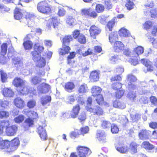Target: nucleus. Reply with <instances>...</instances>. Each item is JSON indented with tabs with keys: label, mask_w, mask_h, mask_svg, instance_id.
<instances>
[{
	"label": "nucleus",
	"mask_w": 157,
	"mask_h": 157,
	"mask_svg": "<svg viewBox=\"0 0 157 157\" xmlns=\"http://www.w3.org/2000/svg\"><path fill=\"white\" fill-rule=\"evenodd\" d=\"M115 18H113L107 24V27L110 31L112 30V28L114 25L115 23Z\"/></svg>",
	"instance_id": "50"
},
{
	"label": "nucleus",
	"mask_w": 157,
	"mask_h": 157,
	"mask_svg": "<svg viewBox=\"0 0 157 157\" xmlns=\"http://www.w3.org/2000/svg\"><path fill=\"white\" fill-rule=\"evenodd\" d=\"M124 44L121 42L117 41L114 43V49L116 52H119L124 48Z\"/></svg>",
	"instance_id": "25"
},
{
	"label": "nucleus",
	"mask_w": 157,
	"mask_h": 157,
	"mask_svg": "<svg viewBox=\"0 0 157 157\" xmlns=\"http://www.w3.org/2000/svg\"><path fill=\"white\" fill-rule=\"evenodd\" d=\"M25 38L24 40V41L23 43V45L25 50H30L33 47V43L29 40H28Z\"/></svg>",
	"instance_id": "26"
},
{
	"label": "nucleus",
	"mask_w": 157,
	"mask_h": 157,
	"mask_svg": "<svg viewBox=\"0 0 157 157\" xmlns=\"http://www.w3.org/2000/svg\"><path fill=\"white\" fill-rule=\"evenodd\" d=\"M77 149L79 157H86L91 153V151L86 147H80Z\"/></svg>",
	"instance_id": "5"
},
{
	"label": "nucleus",
	"mask_w": 157,
	"mask_h": 157,
	"mask_svg": "<svg viewBox=\"0 0 157 157\" xmlns=\"http://www.w3.org/2000/svg\"><path fill=\"white\" fill-rule=\"evenodd\" d=\"M23 113L29 117L25 120L24 122V124H27L26 128H27L33 124V119L38 117V114L36 112L33 111H29L28 109L24 110Z\"/></svg>",
	"instance_id": "1"
},
{
	"label": "nucleus",
	"mask_w": 157,
	"mask_h": 157,
	"mask_svg": "<svg viewBox=\"0 0 157 157\" xmlns=\"http://www.w3.org/2000/svg\"><path fill=\"white\" fill-rule=\"evenodd\" d=\"M72 40V37L71 35L65 36L63 39V44H68Z\"/></svg>",
	"instance_id": "49"
},
{
	"label": "nucleus",
	"mask_w": 157,
	"mask_h": 157,
	"mask_svg": "<svg viewBox=\"0 0 157 157\" xmlns=\"http://www.w3.org/2000/svg\"><path fill=\"white\" fill-rule=\"evenodd\" d=\"M134 52L138 56L142 54L144 51V48L142 46H139L134 49Z\"/></svg>",
	"instance_id": "43"
},
{
	"label": "nucleus",
	"mask_w": 157,
	"mask_h": 157,
	"mask_svg": "<svg viewBox=\"0 0 157 157\" xmlns=\"http://www.w3.org/2000/svg\"><path fill=\"white\" fill-rule=\"evenodd\" d=\"M7 44L4 43L1 46V55H0V63L4 64L6 63V58L4 55L6 54L7 50Z\"/></svg>",
	"instance_id": "3"
},
{
	"label": "nucleus",
	"mask_w": 157,
	"mask_h": 157,
	"mask_svg": "<svg viewBox=\"0 0 157 157\" xmlns=\"http://www.w3.org/2000/svg\"><path fill=\"white\" fill-rule=\"evenodd\" d=\"M12 63L15 67L18 68H20L23 66V63L21 59L18 57H14L13 58Z\"/></svg>",
	"instance_id": "21"
},
{
	"label": "nucleus",
	"mask_w": 157,
	"mask_h": 157,
	"mask_svg": "<svg viewBox=\"0 0 157 157\" xmlns=\"http://www.w3.org/2000/svg\"><path fill=\"white\" fill-rule=\"evenodd\" d=\"M88 90V88L86 84L83 83L79 86L78 91L80 93H86Z\"/></svg>",
	"instance_id": "38"
},
{
	"label": "nucleus",
	"mask_w": 157,
	"mask_h": 157,
	"mask_svg": "<svg viewBox=\"0 0 157 157\" xmlns=\"http://www.w3.org/2000/svg\"><path fill=\"white\" fill-rule=\"evenodd\" d=\"M104 7L102 4H98L96 6V10L98 13L102 12L104 10Z\"/></svg>",
	"instance_id": "55"
},
{
	"label": "nucleus",
	"mask_w": 157,
	"mask_h": 157,
	"mask_svg": "<svg viewBox=\"0 0 157 157\" xmlns=\"http://www.w3.org/2000/svg\"><path fill=\"white\" fill-rule=\"evenodd\" d=\"M86 119V113L83 112H81L78 117V119L81 121H85Z\"/></svg>",
	"instance_id": "62"
},
{
	"label": "nucleus",
	"mask_w": 157,
	"mask_h": 157,
	"mask_svg": "<svg viewBox=\"0 0 157 157\" xmlns=\"http://www.w3.org/2000/svg\"><path fill=\"white\" fill-rule=\"evenodd\" d=\"M31 54L33 56V59L35 62L38 61L41 58L40 54L36 51L32 52Z\"/></svg>",
	"instance_id": "36"
},
{
	"label": "nucleus",
	"mask_w": 157,
	"mask_h": 157,
	"mask_svg": "<svg viewBox=\"0 0 157 157\" xmlns=\"http://www.w3.org/2000/svg\"><path fill=\"white\" fill-rule=\"evenodd\" d=\"M34 51H38L40 52H42L44 49L43 46H40L38 43L35 44L33 47Z\"/></svg>",
	"instance_id": "48"
},
{
	"label": "nucleus",
	"mask_w": 157,
	"mask_h": 157,
	"mask_svg": "<svg viewBox=\"0 0 157 157\" xmlns=\"http://www.w3.org/2000/svg\"><path fill=\"white\" fill-rule=\"evenodd\" d=\"M75 98L74 95L69 96L66 98L65 101L67 103L72 104L75 100Z\"/></svg>",
	"instance_id": "47"
},
{
	"label": "nucleus",
	"mask_w": 157,
	"mask_h": 157,
	"mask_svg": "<svg viewBox=\"0 0 157 157\" xmlns=\"http://www.w3.org/2000/svg\"><path fill=\"white\" fill-rule=\"evenodd\" d=\"M10 113L8 112L5 111H0V118L3 119L9 117Z\"/></svg>",
	"instance_id": "51"
},
{
	"label": "nucleus",
	"mask_w": 157,
	"mask_h": 157,
	"mask_svg": "<svg viewBox=\"0 0 157 157\" xmlns=\"http://www.w3.org/2000/svg\"><path fill=\"white\" fill-rule=\"evenodd\" d=\"M113 106L115 108L121 109H124L125 107V105L123 103L117 101H116L114 102Z\"/></svg>",
	"instance_id": "39"
},
{
	"label": "nucleus",
	"mask_w": 157,
	"mask_h": 157,
	"mask_svg": "<svg viewBox=\"0 0 157 157\" xmlns=\"http://www.w3.org/2000/svg\"><path fill=\"white\" fill-rule=\"evenodd\" d=\"M0 73L2 82H6L7 78L6 74L2 71H0Z\"/></svg>",
	"instance_id": "56"
},
{
	"label": "nucleus",
	"mask_w": 157,
	"mask_h": 157,
	"mask_svg": "<svg viewBox=\"0 0 157 157\" xmlns=\"http://www.w3.org/2000/svg\"><path fill=\"white\" fill-rule=\"evenodd\" d=\"M120 35L121 36L127 37L130 36V33L128 30L124 28H121L119 31Z\"/></svg>",
	"instance_id": "31"
},
{
	"label": "nucleus",
	"mask_w": 157,
	"mask_h": 157,
	"mask_svg": "<svg viewBox=\"0 0 157 157\" xmlns=\"http://www.w3.org/2000/svg\"><path fill=\"white\" fill-rule=\"evenodd\" d=\"M26 83V82L25 81H23L22 79L19 78H16L13 81V83L14 85L15 86L19 87L21 86H23Z\"/></svg>",
	"instance_id": "23"
},
{
	"label": "nucleus",
	"mask_w": 157,
	"mask_h": 157,
	"mask_svg": "<svg viewBox=\"0 0 157 157\" xmlns=\"http://www.w3.org/2000/svg\"><path fill=\"white\" fill-rule=\"evenodd\" d=\"M116 148L117 150L121 153H125L127 151V147L125 146L117 147L116 146Z\"/></svg>",
	"instance_id": "52"
},
{
	"label": "nucleus",
	"mask_w": 157,
	"mask_h": 157,
	"mask_svg": "<svg viewBox=\"0 0 157 157\" xmlns=\"http://www.w3.org/2000/svg\"><path fill=\"white\" fill-rule=\"evenodd\" d=\"M36 105V102L34 100H31L27 103V106L29 108H32L34 107Z\"/></svg>",
	"instance_id": "57"
},
{
	"label": "nucleus",
	"mask_w": 157,
	"mask_h": 157,
	"mask_svg": "<svg viewBox=\"0 0 157 157\" xmlns=\"http://www.w3.org/2000/svg\"><path fill=\"white\" fill-rule=\"evenodd\" d=\"M77 40L79 43L82 44H84L86 42V39L85 36L82 34H81L79 35L77 38Z\"/></svg>",
	"instance_id": "45"
},
{
	"label": "nucleus",
	"mask_w": 157,
	"mask_h": 157,
	"mask_svg": "<svg viewBox=\"0 0 157 157\" xmlns=\"http://www.w3.org/2000/svg\"><path fill=\"white\" fill-rule=\"evenodd\" d=\"M2 92L4 96L6 97H11L14 94L13 92L10 88H4Z\"/></svg>",
	"instance_id": "22"
},
{
	"label": "nucleus",
	"mask_w": 157,
	"mask_h": 157,
	"mask_svg": "<svg viewBox=\"0 0 157 157\" xmlns=\"http://www.w3.org/2000/svg\"><path fill=\"white\" fill-rule=\"evenodd\" d=\"M111 125V124L109 121L105 120L103 121L101 125L102 127L105 129L109 128Z\"/></svg>",
	"instance_id": "58"
},
{
	"label": "nucleus",
	"mask_w": 157,
	"mask_h": 157,
	"mask_svg": "<svg viewBox=\"0 0 157 157\" xmlns=\"http://www.w3.org/2000/svg\"><path fill=\"white\" fill-rule=\"evenodd\" d=\"M36 65L40 67H42L45 65L46 61L45 59L43 57H41L36 62Z\"/></svg>",
	"instance_id": "40"
},
{
	"label": "nucleus",
	"mask_w": 157,
	"mask_h": 157,
	"mask_svg": "<svg viewBox=\"0 0 157 157\" xmlns=\"http://www.w3.org/2000/svg\"><path fill=\"white\" fill-rule=\"evenodd\" d=\"M111 131L113 133H117L119 131V128L117 126L114 124L111 125Z\"/></svg>",
	"instance_id": "53"
},
{
	"label": "nucleus",
	"mask_w": 157,
	"mask_h": 157,
	"mask_svg": "<svg viewBox=\"0 0 157 157\" xmlns=\"http://www.w3.org/2000/svg\"><path fill=\"white\" fill-rule=\"evenodd\" d=\"M138 145L135 142H132L130 144L129 149L130 152L132 154H134L137 152V147Z\"/></svg>",
	"instance_id": "33"
},
{
	"label": "nucleus",
	"mask_w": 157,
	"mask_h": 157,
	"mask_svg": "<svg viewBox=\"0 0 157 157\" xmlns=\"http://www.w3.org/2000/svg\"><path fill=\"white\" fill-rule=\"evenodd\" d=\"M101 89L99 87L97 86H94L91 89V93L92 95L94 96H96L100 95V94Z\"/></svg>",
	"instance_id": "27"
},
{
	"label": "nucleus",
	"mask_w": 157,
	"mask_h": 157,
	"mask_svg": "<svg viewBox=\"0 0 157 157\" xmlns=\"http://www.w3.org/2000/svg\"><path fill=\"white\" fill-rule=\"evenodd\" d=\"M51 100V98L49 96H43L41 98V103L42 105L45 106L46 105H48Z\"/></svg>",
	"instance_id": "24"
},
{
	"label": "nucleus",
	"mask_w": 157,
	"mask_h": 157,
	"mask_svg": "<svg viewBox=\"0 0 157 157\" xmlns=\"http://www.w3.org/2000/svg\"><path fill=\"white\" fill-rule=\"evenodd\" d=\"M141 146L145 149L148 150H151L154 148L153 145L147 141L144 142L141 144Z\"/></svg>",
	"instance_id": "34"
},
{
	"label": "nucleus",
	"mask_w": 157,
	"mask_h": 157,
	"mask_svg": "<svg viewBox=\"0 0 157 157\" xmlns=\"http://www.w3.org/2000/svg\"><path fill=\"white\" fill-rule=\"evenodd\" d=\"M9 105V101H6L0 100V110L7 108Z\"/></svg>",
	"instance_id": "44"
},
{
	"label": "nucleus",
	"mask_w": 157,
	"mask_h": 157,
	"mask_svg": "<svg viewBox=\"0 0 157 157\" xmlns=\"http://www.w3.org/2000/svg\"><path fill=\"white\" fill-rule=\"evenodd\" d=\"M103 98L101 95H99L97 96L96 101L97 103L99 105L102 104L103 102Z\"/></svg>",
	"instance_id": "64"
},
{
	"label": "nucleus",
	"mask_w": 157,
	"mask_h": 157,
	"mask_svg": "<svg viewBox=\"0 0 157 157\" xmlns=\"http://www.w3.org/2000/svg\"><path fill=\"white\" fill-rule=\"evenodd\" d=\"M6 128V133L7 136H14L16 133L17 129V126L15 125L7 126Z\"/></svg>",
	"instance_id": "10"
},
{
	"label": "nucleus",
	"mask_w": 157,
	"mask_h": 157,
	"mask_svg": "<svg viewBox=\"0 0 157 157\" xmlns=\"http://www.w3.org/2000/svg\"><path fill=\"white\" fill-rule=\"evenodd\" d=\"M14 104L17 107L21 109L23 108L25 105L24 100L19 97H17L14 99Z\"/></svg>",
	"instance_id": "18"
},
{
	"label": "nucleus",
	"mask_w": 157,
	"mask_h": 157,
	"mask_svg": "<svg viewBox=\"0 0 157 157\" xmlns=\"http://www.w3.org/2000/svg\"><path fill=\"white\" fill-rule=\"evenodd\" d=\"M10 125L9 121L7 120H3L0 122V134L3 133L4 128Z\"/></svg>",
	"instance_id": "28"
},
{
	"label": "nucleus",
	"mask_w": 157,
	"mask_h": 157,
	"mask_svg": "<svg viewBox=\"0 0 157 157\" xmlns=\"http://www.w3.org/2000/svg\"><path fill=\"white\" fill-rule=\"evenodd\" d=\"M80 108L79 104H78L73 107L70 113V116L71 118H75L78 115Z\"/></svg>",
	"instance_id": "13"
},
{
	"label": "nucleus",
	"mask_w": 157,
	"mask_h": 157,
	"mask_svg": "<svg viewBox=\"0 0 157 157\" xmlns=\"http://www.w3.org/2000/svg\"><path fill=\"white\" fill-rule=\"evenodd\" d=\"M26 84L25 83L23 86H21L18 88V91L23 94H27L29 92L31 93L34 95L36 94V92L35 90L32 88H30V89L28 90L27 87L25 86Z\"/></svg>",
	"instance_id": "4"
},
{
	"label": "nucleus",
	"mask_w": 157,
	"mask_h": 157,
	"mask_svg": "<svg viewBox=\"0 0 157 157\" xmlns=\"http://www.w3.org/2000/svg\"><path fill=\"white\" fill-rule=\"evenodd\" d=\"M74 20L75 19L72 16H69L66 20V22L69 25H71L74 22Z\"/></svg>",
	"instance_id": "60"
},
{
	"label": "nucleus",
	"mask_w": 157,
	"mask_h": 157,
	"mask_svg": "<svg viewBox=\"0 0 157 157\" xmlns=\"http://www.w3.org/2000/svg\"><path fill=\"white\" fill-rule=\"evenodd\" d=\"M89 31L91 36L94 38L95 36L99 34L101 30L98 27L93 25L90 27Z\"/></svg>",
	"instance_id": "15"
},
{
	"label": "nucleus",
	"mask_w": 157,
	"mask_h": 157,
	"mask_svg": "<svg viewBox=\"0 0 157 157\" xmlns=\"http://www.w3.org/2000/svg\"><path fill=\"white\" fill-rule=\"evenodd\" d=\"M50 88L49 85L43 83L38 86V90L40 93H45L48 92Z\"/></svg>",
	"instance_id": "16"
},
{
	"label": "nucleus",
	"mask_w": 157,
	"mask_h": 157,
	"mask_svg": "<svg viewBox=\"0 0 157 157\" xmlns=\"http://www.w3.org/2000/svg\"><path fill=\"white\" fill-rule=\"evenodd\" d=\"M134 6V5L133 3L129 0L127 2L125 5V6L127 7V9L129 10H131L133 9Z\"/></svg>",
	"instance_id": "61"
},
{
	"label": "nucleus",
	"mask_w": 157,
	"mask_h": 157,
	"mask_svg": "<svg viewBox=\"0 0 157 157\" xmlns=\"http://www.w3.org/2000/svg\"><path fill=\"white\" fill-rule=\"evenodd\" d=\"M37 9L39 12L43 13H48L51 10L49 5L46 1L39 2L37 4Z\"/></svg>",
	"instance_id": "2"
},
{
	"label": "nucleus",
	"mask_w": 157,
	"mask_h": 157,
	"mask_svg": "<svg viewBox=\"0 0 157 157\" xmlns=\"http://www.w3.org/2000/svg\"><path fill=\"white\" fill-rule=\"evenodd\" d=\"M24 117L22 115H20L15 117L14 120L15 122L17 123H20L22 122L24 120Z\"/></svg>",
	"instance_id": "54"
},
{
	"label": "nucleus",
	"mask_w": 157,
	"mask_h": 157,
	"mask_svg": "<svg viewBox=\"0 0 157 157\" xmlns=\"http://www.w3.org/2000/svg\"><path fill=\"white\" fill-rule=\"evenodd\" d=\"M10 141L8 140H3L0 138V148L7 150L8 151V148H9Z\"/></svg>",
	"instance_id": "19"
},
{
	"label": "nucleus",
	"mask_w": 157,
	"mask_h": 157,
	"mask_svg": "<svg viewBox=\"0 0 157 157\" xmlns=\"http://www.w3.org/2000/svg\"><path fill=\"white\" fill-rule=\"evenodd\" d=\"M37 130L41 139L43 140H46L47 135L45 128L43 126H40L38 128Z\"/></svg>",
	"instance_id": "12"
},
{
	"label": "nucleus",
	"mask_w": 157,
	"mask_h": 157,
	"mask_svg": "<svg viewBox=\"0 0 157 157\" xmlns=\"http://www.w3.org/2000/svg\"><path fill=\"white\" fill-rule=\"evenodd\" d=\"M49 21H52V23L50 24L49 26H51L53 24L54 28L58 25L60 24L59 19H58L56 17H54L52 18L51 19H49Z\"/></svg>",
	"instance_id": "41"
},
{
	"label": "nucleus",
	"mask_w": 157,
	"mask_h": 157,
	"mask_svg": "<svg viewBox=\"0 0 157 157\" xmlns=\"http://www.w3.org/2000/svg\"><path fill=\"white\" fill-rule=\"evenodd\" d=\"M127 80L129 81L128 83V88L131 89H136L137 87L132 82H136L137 80L136 78L132 74L128 75L127 76Z\"/></svg>",
	"instance_id": "8"
},
{
	"label": "nucleus",
	"mask_w": 157,
	"mask_h": 157,
	"mask_svg": "<svg viewBox=\"0 0 157 157\" xmlns=\"http://www.w3.org/2000/svg\"><path fill=\"white\" fill-rule=\"evenodd\" d=\"M149 131L146 130H142L139 133V136L140 139L142 140H145L148 138V135Z\"/></svg>",
	"instance_id": "20"
},
{
	"label": "nucleus",
	"mask_w": 157,
	"mask_h": 157,
	"mask_svg": "<svg viewBox=\"0 0 157 157\" xmlns=\"http://www.w3.org/2000/svg\"><path fill=\"white\" fill-rule=\"evenodd\" d=\"M70 49V48L65 44H63L62 48L59 50V54L62 55H64L68 53Z\"/></svg>",
	"instance_id": "32"
},
{
	"label": "nucleus",
	"mask_w": 157,
	"mask_h": 157,
	"mask_svg": "<svg viewBox=\"0 0 157 157\" xmlns=\"http://www.w3.org/2000/svg\"><path fill=\"white\" fill-rule=\"evenodd\" d=\"M82 14L86 16H90L95 18L97 16V13L93 11L90 8L84 9L82 10Z\"/></svg>",
	"instance_id": "11"
},
{
	"label": "nucleus",
	"mask_w": 157,
	"mask_h": 157,
	"mask_svg": "<svg viewBox=\"0 0 157 157\" xmlns=\"http://www.w3.org/2000/svg\"><path fill=\"white\" fill-rule=\"evenodd\" d=\"M122 85L119 82H114L112 85V87L115 90H117L121 88Z\"/></svg>",
	"instance_id": "59"
},
{
	"label": "nucleus",
	"mask_w": 157,
	"mask_h": 157,
	"mask_svg": "<svg viewBox=\"0 0 157 157\" xmlns=\"http://www.w3.org/2000/svg\"><path fill=\"white\" fill-rule=\"evenodd\" d=\"M96 135L97 139L101 142L104 143L107 141L106 135L104 131L98 130Z\"/></svg>",
	"instance_id": "9"
},
{
	"label": "nucleus",
	"mask_w": 157,
	"mask_h": 157,
	"mask_svg": "<svg viewBox=\"0 0 157 157\" xmlns=\"http://www.w3.org/2000/svg\"><path fill=\"white\" fill-rule=\"evenodd\" d=\"M118 35L117 32L111 33L109 35V40L111 43L115 42L118 40Z\"/></svg>",
	"instance_id": "29"
},
{
	"label": "nucleus",
	"mask_w": 157,
	"mask_h": 157,
	"mask_svg": "<svg viewBox=\"0 0 157 157\" xmlns=\"http://www.w3.org/2000/svg\"><path fill=\"white\" fill-rule=\"evenodd\" d=\"M141 62L147 68V71H153L154 69L152 65V62L149 60L145 59H142L141 60Z\"/></svg>",
	"instance_id": "14"
},
{
	"label": "nucleus",
	"mask_w": 157,
	"mask_h": 157,
	"mask_svg": "<svg viewBox=\"0 0 157 157\" xmlns=\"http://www.w3.org/2000/svg\"><path fill=\"white\" fill-rule=\"evenodd\" d=\"M23 11L17 8H16L14 11V17L17 20L21 19L24 14Z\"/></svg>",
	"instance_id": "17"
},
{
	"label": "nucleus",
	"mask_w": 157,
	"mask_h": 157,
	"mask_svg": "<svg viewBox=\"0 0 157 157\" xmlns=\"http://www.w3.org/2000/svg\"><path fill=\"white\" fill-rule=\"evenodd\" d=\"M40 81L39 78L36 76L33 77L31 79L32 83L35 85L38 83Z\"/></svg>",
	"instance_id": "63"
},
{
	"label": "nucleus",
	"mask_w": 157,
	"mask_h": 157,
	"mask_svg": "<svg viewBox=\"0 0 157 157\" xmlns=\"http://www.w3.org/2000/svg\"><path fill=\"white\" fill-rule=\"evenodd\" d=\"M130 90L128 96L132 100H133L136 97V94L134 91L132 92L133 90H136V89H131L128 88Z\"/></svg>",
	"instance_id": "46"
},
{
	"label": "nucleus",
	"mask_w": 157,
	"mask_h": 157,
	"mask_svg": "<svg viewBox=\"0 0 157 157\" xmlns=\"http://www.w3.org/2000/svg\"><path fill=\"white\" fill-rule=\"evenodd\" d=\"M23 13L24 15L25 16V20L27 19H29L30 20H33L36 17V16L33 13L25 11Z\"/></svg>",
	"instance_id": "37"
},
{
	"label": "nucleus",
	"mask_w": 157,
	"mask_h": 157,
	"mask_svg": "<svg viewBox=\"0 0 157 157\" xmlns=\"http://www.w3.org/2000/svg\"><path fill=\"white\" fill-rule=\"evenodd\" d=\"M78 52L80 55H82L84 56H85L92 53L91 50L89 49L86 51H84V49L82 48L78 50Z\"/></svg>",
	"instance_id": "35"
},
{
	"label": "nucleus",
	"mask_w": 157,
	"mask_h": 157,
	"mask_svg": "<svg viewBox=\"0 0 157 157\" xmlns=\"http://www.w3.org/2000/svg\"><path fill=\"white\" fill-rule=\"evenodd\" d=\"M86 110L88 111L93 113L94 115L96 114L100 116L103 115V114L102 109L98 106H95L93 108L86 107Z\"/></svg>",
	"instance_id": "7"
},
{
	"label": "nucleus",
	"mask_w": 157,
	"mask_h": 157,
	"mask_svg": "<svg viewBox=\"0 0 157 157\" xmlns=\"http://www.w3.org/2000/svg\"><path fill=\"white\" fill-rule=\"evenodd\" d=\"M90 78L93 81H97L99 78V72L96 71H93L90 74Z\"/></svg>",
	"instance_id": "30"
},
{
	"label": "nucleus",
	"mask_w": 157,
	"mask_h": 157,
	"mask_svg": "<svg viewBox=\"0 0 157 157\" xmlns=\"http://www.w3.org/2000/svg\"><path fill=\"white\" fill-rule=\"evenodd\" d=\"M75 87V85L72 82L67 83L65 86V89L67 91L70 92Z\"/></svg>",
	"instance_id": "42"
},
{
	"label": "nucleus",
	"mask_w": 157,
	"mask_h": 157,
	"mask_svg": "<svg viewBox=\"0 0 157 157\" xmlns=\"http://www.w3.org/2000/svg\"><path fill=\"white\" fill-rule=\"evenodd\" d=\"M19 144V140L18 138H16L10 142L9 148L8 152H13L17 148Z\"/></svg>",
	"instance_id": "6"
}]
</instances>
